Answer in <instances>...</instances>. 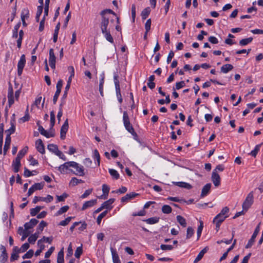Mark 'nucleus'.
I'll return each mask as SVG.
<instances>
[{
	"label": "nucleus",
	"mask_w": 263,
	"mask_h": 263,
	"mask_svg": "<svg viewBox=\"0 0 263 263\" xmlns=\"http://www.w3.org/2000/svg\"><path fill=\"white\" fill-rule=\"evenodd\" d=\"M160 248L162 250H172L173 249V247L172 245H161Z\"/></svg>",
	"instance_id": "nucleus-58"
},
{
	"label": "nucleus",
	"mask_w": 263,
	"mask_h": 263,
	"mask_svg": "<svg viewBox=\"0 0 263 263\" xmlns=\"http://www.w3.org/2000/svg\"><path fill=\"white\" fill-rule=\"evenodd\" d=\"M178 222L183 227H186V222L185 219L182 216L178 215L176 217Z\"/></svg>",
	"instance_id": "nucleus-28"
},
{
	"label": "nucleus",
	"mask_w": 263,
	"mask_h": 263,
	"mask_svg": "<svg viewBox=\"0 0 263 263\" xmlns=\"http://www.w3.org/2000/svg\"><path fill=\"white\" fill-rule=\"evenodd\" d=\"M17 233L22 235L21 240L24 241L29 236L30 232L24 229L23 227H19L17 230Z\"/></svg>",
	"instance_id": "nucleus-14"
},
{
	"label": "nucleus",
	"mask_w": 263,
	"mask_h": 263,
	"mask_svg": "<svg viewBox=\"0 0 263 263\" xmlns=\"http://www.w3.org/2000/svg\"><path fill=\"white\" fill-rule=\"evenodd\" d=\"M8 99L9 106L10 107L14 103L13 92L11 86L9 87L8 89Z\"/></svg>",
	"instance_id": "nucleus-17"
},
{
	"label": "nucleus",
	"mask_w": 263,
	"mask_h": 263,
	"mask_svg": "<svg viewBox=\"0 0 263 263\" xmlns=\"http://www.w3.org/2000/svg\"><path fill=\"white\" fill-rule=\"evenodd\" d=\"M97 199H92L89 201H86L83 205L82 210H85L86 209L92 207L97 203Z\"/></svg>",
	"instance_id": "nucleus-20"
},
{
	"label": "nucleus",
	"mask_w": 263,
	"mask_h": 263,
	"mask_svg": "<svg viewBox=\"0 0 263 263\" xmlns=\"http://www.w3.org/2000/svg\"><path fill=\"white\" fill-rule=\"evenodd\" d=\"M139 194L134 192H132L129 194H127L125 196L122 197L121 200L122 202H126L129 200L138 196Z\"/></svg>",
	"instance_id": "nucleus-13"
},
{
	"label": "nucleus",
	"mask_w": 263,
	"mask_h": 263,
	"mask_svg": "<svg viewBox=\"0 0 263 263\" xmlns=\"http://www.w3.org/2000/svg\"><path fill=\"white\" fill-rule=\"evenodd\" d=\"M72 217H67L65 220L61 221L59 223V225L62 226H67L71 221L72 219Z\"/></svg>",
	"instance_id": "nucleus-50"
},
{
	"label": "nucleus",
	"mask_w": 263,
	"mask_h": 263,
	"mask_svg": "<svg viewBox=\"0 0 263 263\" xmlns=\"http://www.w3.org/2000/svg\"><path fill=\"white\" fill-rule=\"evenodd\" d=\"M208 41L212 44H216L218 43V41L217 39L214 36H211L209 37Z\"/></svg>",
	"instance_id": "nucleus-62"
},
{
	"label": "nucleus",
	"mask_w": 263,
	"mask_h": 263,
	"mask_svg": "<svg viewBox=\"0 0 263 263\" xmlns=\"http://www.w3.org/2000/svg\"><path fill=\"white\" fill-rule=\"evenodd\" d=\"M1 250H2V254L0 256V262L1 263H5L8 259V254L4 246H1Z\"/></svg>",
	"instance_id": "nucleus-12"
},
{
	"label": "nucleus",
	"mask_w": 263,
	"mask_h": 263,
	"mask_svg": "<svg viewBox=\"0 0 263 263\" xmlns=\"http://www.w3.org/2000/svg\"><path fill=\"white\" fill-rule=\"evenodd\" d=\"M151 12V9L149 7H147L143 10L141 12V17L143 20H145L149 15Z\"/></svg>",
	"instance_id": "nucleus-29"
},
{
	"label": "nucleus",
	"mask_w": 263,
	"mask_h": 263,
	"mask_svg": "<svg viewBox=\"0 0 263 263\" xmlns=\"http://www.w3.org/2000/svg\"><path fill=\"white\" fill-rule=\"evenodd\" d=\"M21 26V23H17L14 28L13 31V35L12 37L13 38H17L18 36V30Z\"/></svg>",
	"instance_id": "nucleus-42"
},
{
	"label": "nucleus",
	"mask_w": 263,
	"mask_h": 263,
	"mask_svg": "<svg viewBox=\"0 0 263 263\" xmlns=\"http://www.w3.org/2000/svg\"><path fill=\"white\" fill-rule=\"evenodd\" d=\"M159 217H154L146 219L145 221L147 223L152 224L157 223L159 221Z\"/></svg>",
	"instance_id": "nucleus-34"
},
{
	"label": "nucleus",
	"mask_w": 263,
	"mask_h": 263,
	"mask_svg": "<svg viewBox=\"0 0 263 263\" xmlns=\"http://www.w3.org/2000/svg\"><path fill=\"white\" fill-rule=\"evenodd\" d=\"M11 127L6 131V133H7V135H9L10 136V135L12 134H13L15 132V126L13 121H11Z\"/></svg>",
	"instance_id": "nucleus-35"
},
{
	"label": "nucleus",
	"mask_w": 263,
	"mask_h": 263,
	"mask_svg": "<svg viewBox=\"0 0 263 263\" xmlns=\"http://www.w3.org/2000/svg\"><path fill=\"white\" fill-rule=\"evenodd\" d=\"M203 228V223L202 221H200V225L198 227L197 235V239L200 237L201 235V232Z\"/></svg>",
	"instance_id": "nucleus-44"
},
{
	"label": "nucleus",
	"mask_w": 263,
	"mask_h": 263,
	"mask_svg": "<svg viewBox=\"0 0 263 263\" xmlns=\"http://www.w3.org/2000/svg\"><path fill=\"white\" fill-rule=\"evenodd\" d=\"M194 231L192 227H188L186 232V239L190 238L194 234Z\"/></svg>",
	"instance_id": "nucleus-49"
},
{
	"label": "nucleus",
	"mask_w": 263,
	"mask_h": 263,
	"mask_svg": "<svg viewBox=\"0 0 263 263\" xmlns=\"http://www.w3.org/2000/svg\"><path fill=\"white\" fill-rule=\"evenodd\" d=\"M263 143H261L260 144H258L255 146V148L254 150L252 151L250 153V155H252L253 157H255L258 153V152L260 150V147L261 145H262Z\"/></svg>",
	"instance_id": "nucleus-36"
},
{
	"label": "nucleus",
	"mask_w": 263,
	"mask_h": 263,
	"mask_svg": "<svg viewBox=\"0 0 263 263\" xmlns=\"http://www.w3.org/2000/svg\"><path fill=\"white\" fill-rule=\"evenodd\" d=\"M29 16V10L27 8L22 10L21 13V20H25V18H28Z\"/></svg>",
	"instance_id": "nucleus-41"
},
{
	"label": "nucleus",
	"mask_w": 263,
	"mask_h": 263,
	"mask_svg": "<svg viewBox=\"0 0 263 263\" xmlns=\"http://www.w3.org/2000/svg\"><path fill=\"white\" fill-rule=\"evenodd\" d=\"M227 218V217L217 214L214 218L213 222L215 224L216 229L217 231H218L220 224L221 223Z\"/></svg>",
	"instance_id": "nucleus-7"
},
{
	"label": "nucleus",
	"mask_w": 263,
	"mask_h": 263,
	"mask_svg": "<svg viewBox=\"0 0 263 263\" xmlns=\"http://www.w3.org/2000/svg\"><path fill=\"white\" fill-rule=\"evenodd\" d=\"M55 60L56 57L54 55L53 49L51 48L49 50V63H55Z\"/></svg>",
	"instance_id": "nucleus-30"
},
{
	"label": "nucleus",
	"mask_w": 263,
	"mask_h": 263,
	"mask_svg": "<svg viewBox=\"0 0 263 263\" xmlns=\"http://www.w3.org/2000/svg\"><path fill=\"white\" fill-rule=\"evenodd\" d=\"M110 14L116 16V13L111 9H105L100 12V28L102 32L110 29L111 24L114 22V18L111 17Z\"/></svg>",
	"instance_id": "nucleus-1"
},
{
	"label": "nucleus",
	"mask_w": 263,
	"mask_h": 263,
	"mask_svg": "<svg viewBox=\"0 0 263 263\" xmlns=\"http://www.w3.org/2000/svg\"><path fill=\"white\" fill-rule=\"evenodd\" d=\"M55 154L59 156L62 160L64 161L66 160V157L61 151L58 150Z\"/></svg>",
	"instance_id": "nucleus-64"
},
{
	"label": "nucleus",
	"mask_w": 263,
	"mask_h": 263,
	"mask_svg": "<svg viewBox=\"0 0 263 263\" xmlns=\"http://www.w3.org/2000/svg\"><path fill=\"white\" fill-rule=\"evenodd\" d=\"M102 34L104 35L105 38L106 40L110 42V43H114V39L112 36H111L110 34V30H107L106 31H104L102 32Z\"/></svg>",
	"instance_id": "nucleus-26"
},
{
	"label": "nucleus",
	"mask_w": 263,
	"mask_h": 263,
	"mask_svg": "<svg viewBox=\"0 0 263 263\" xmlns=\"http://www.w3.org/2000/svg\"><path fill=\"white\" fill-rule=\"evenodd\" d=\"M211 183L206 184L202 189L201 193L200 195L201 198H203L206 196L208 193H209L211 187Z\"/></svg>",
	"instance_id": "nucleus-15"
},
{
	"label": "nucleus",
	"mask_w": 263,
	"mask_h": 263,
	"mask_svg": "<svg viewBox=\"0 0 263 263\" xmlns=\"http://www.w3.org/2000/svg\"><path fill=\"white\" fill-rule=\"evenodd\" d=\"M253 202V193L251 192L247 196L245 201L242 204L243 210L247 211L251 206Z\"/></svg>",
	"instance_id": "nucleus-4"
},
{
	"label": "nucleus",
	"mask_w": 263,
	"mask_h": 263,
	"mask_svg": "<svg viewBox=\"0 0 263 263\" xmlns=\"http://www.w3.org/2000/svg\"><path fill=\"white\" fill-rule=\"evenodd\" d=\"M26 59L25 55L22 54L17 63V74L20 76L22 74L23 68L25 65Z\"/></svg>",
	"instance_id": "nucleus-6"
},
{
	"label": "nucleus",
	"mask_w": 263,
	"mask_h": 263,
	"mask_svg": "<svg viewBox=\"0 0 263 263\" xmlns=\"http://www.w3.org/2000/svg\"><path fill=\"white\" fill-rule=\"evenodd\" d=\"M123 120L126 129L133 135H136L133 126L130 124L128 116L126 111L123 112Z\"/></svg>",
	"instance_id": "nucleus-2"
},
{
	"label": "nucleus",
	"mask_w": 263,
	"mask_h": 263,
	"mask_svg": "<svg viewBox=\"0 0 263 263\" xmlns=\"http://www.w3.org/2000/svg\"><path fill=\"white\" fill-rule=\"evenodd\" d=\"M107 212V211L106 210L103 212L98 216L97 219V222L98 224H100L101 223L102 218H104L106 215Z\"/></svg>",
	"instance_id": "nucleus-47"
},
{
	"label": "nucleus",
	"mask_w": 263,
	"mask_h": 263,
	"mask_svg": "<svg viewBox=\"0 0 263 263\" xmlns=\"http://www.w3.org/2000/svg\"><path fill=\"white\" fill-rule=\"evenodd\" d=\"M83 182H84V181H83L82 180L78 179L76 177H73L71 178V179L70 181L69 184L72 186H76V185H77L79 183H83Z\"/></svg>",
	"instance_id": "nucleus-31"
},
{
	"label": "nucleus",
	"mask_w": 263,
	"mask_h": 263,
	"mask_svg": "<svg viewBox=\"0 0 263 263\" xmlns=\"http://www.w3.org/2000/svg\"><path fill=\"white\" fill-rule=\"evenodd\" d=\"M68 119H66L61 128L60 136L62 139H64L65 138L66 134L68 129Z\"/></svg>",
	"instance_id": "nucleus-9"
},
{
	"label": "nucleus",
	"mask_w": 263,
	"mask_h": 263,
	"mask_svg": "<svg viewBox=\"0 0 263 263\" xmlns=\"http://www.w3.org/2000/svg\"><path fill=\"white\" fill-rule=\"evenodd\" d=\"M151 20L150 18L148 19L145 24V28L146 31V33H147L151 29Z\"/></svg>",
	"instance_id": "nucleus-57"
},
{
	"label": "nucleus",
	"mask_w": 263,
	"mask_h": 263,
	"mask_svg": "<svg viewBox=\"0 0 263 263\" xmlns=\"http://www.w3.org/2000/svg\"><path fill=\"white\" fill-rule=\"evenodd\" d=\"M255 238H256L255 237H253V236H251V238L250 239L248 243L246 246V249L250 248L253 246V245L254 244V242H255Z\"/></svg>",
	"instance_id": "nucleus-54"
},
{
	"label": "nucleus",
	"mask_w": 263,
	"mask_h": 263,
	"mask_svg": "<svg viewBox=\"0 0 263 263\" xmlns=\"http://www.w3.org/2000/svg\"><path fill=\"white\" fill-rule=\"evenodd\" d=\"M62 85H63L62 80H59L57 84V86H56L57 90L55 91V94L53 96V103L54 104H55L57 102L58 99L59 98V96L60 93L61 91V88L62 87Z\"/></svg>",
	"instance_id": "nucleus-8"
},
{
	"label": "nucleus",
	"mask_w": 263,
	"mask_h": 263,
	"mask_svg": "<svg viewBox=\"0 0 263 263\" xmlns=\"http://www.w3.org/2000/svg\"><path fill=\"white\" fill-rule=\"evenodd\" d=\"M209 248L208 247H205L204 248H203L198 254L196 258L195 259L194 261V263H197L198 261H199L204 256V254L207 252Z\"/></svg>",
	"instance_id": "nucleus-19"
},
{
	"label": "nucleus",
	"mask_w": 263,
	"mask_h": 263,
	"mask_svg": "<svg viewBox=\"0 0 263 263\" xmlns=\"http://www.w3.org/2000/svg\"><path fill=\"white\" fill-rule=\"evenodd\" d=\"M43 12L42 6H38L37 8V12L35 16V20L36 22H39L40 20V17L42 14Z\"/></svg>",
	"instance_id": "nucleus-48"
},
{
	"label": "nucleus",
	"mask_w": 263,
	"mask_h": 263,
	"mask_svg": "<svg viewBox=\"0 0 263 263\" xmlns=\"http://www.w3.org/2000/svg\"><path fill=\"white\" fill-rule=\"evenodd\" d=\"M252 40H253V38L252 37H249V38H247V39H243L239 41V44L241 46H245V45L249 44L250 43H251L252 41Z\"/></svg>",
	"instance_id": "nucleus-39"
},
{
	"label": "nucleus",
	"mask_w": 263,
	"mask_h": 263,
	"mask_svg": "<svg viewBox=\"0 0 263 263\" xmlns=\"http://www.w3.org/2000/svg\"><path fill=\"white\" fill-rule=\"evenodd\" d=\"M109 173L113 178L115 179L119 178V174L116 170L114 169H109Z\"/></svg>",
	"instance_id": "nucleus-37"
},
{
	"label": "nucleus",
	"mask_w": 263,
	"mask_h": 263,
	"mask_svg": "<svg viewBox=\"0 0 263 263\" xmlns=\"http://www.w3.org/2000/svg\"><path fill=\"white\" fill-rule=\"evenodd\" d=\"M83 250H82V247H79L77 248L74 256L76 258H80L81 255L82 254Z\"/></svg>",
	"instance_id": "nucleus-51"
},
{
	"label": "nucleus",
	"mask_w": 263,
	"mask_h": 263,
	"mask_svg": "<svg viewBox=\"0 0 263 263\" xmlns=\"http://www.w3.org/2000/svg\"><path fill=\"white\" fill-rule=\"evenodd\" d=\"M102 191L103 192V195H101L100 198H103V199H105L107 198L108 194L109 191V186L105 184H103Z\"/></svg>",
	"instance_id": "nucleus-23"
},
{
	"label": "nucleus",
	"mask_w": 263,
	"mask_h": 263,
	"mask_svg": "<svg viewBox=\"0 0 263 263\" xmlns=\"http://www.w3.org/2000/svg\"><path fill=\"white\" fill-rule=\"evenodd\" d=\"M44 185V182L36 183L32 185L35 190H40L43 189Z\"/></svg>",
	"instance_id": "nucleus-55"
},
{
	"label": "nucleus",
	"mask_w": 263,
	"mask_h": 263,
	"mask_svg": "<svg viewBox=\"0 0 263 263\" xmlns=\"http://www.w3.org/2000/svg\"><path fill=\"white\" fill-rule=\"evenodd\" d=\"M43 208V206H37L35 208L31 209L30 210V215L32 216H35Z\"/></svg>",
	"instance_id": "nucleus-32"
},
{
	"label": "nucleus",
	"mask_w": 263,
	"mask_h": 263,
	"mask_svg": "<svg viewBox=\"0 0 263 263\" xmlns=\"http://www.w3.org/2000/svg\"><path fill=\"white\" fill-rule=\"evenodd\" d=\"M12 165L13 166L14 172L17 173L19 171L21 162H14L13 161Z\"/></svg>",
	"instance_id": "nucleus-56"
},
{
	"label": "nucleus",
	"mask_w": 263,
	"mask_h": 263,
	"mask_svg": "<svg viewBox=\"0 0 263 263\" xmlns=\"http://www.w3.org/2000/svg\"><path fill=\"white\" fill-rule=\"evenodd\" d=\"M54 248L53 247H51L48 250V251L46 252V253L45 254V257L46 258H49L50 256V255H51V254L52 253V252L54 251Z\"/></svg>",
	"instance_id": "nucleus-63"
},
{
	"label": "nucleus",
	"mask_w": 263,
	"mask_h": 263,
	"mask_svg": "<svg viewBox=\"0 0 263 263\" xmlns=\"http://www.w3.org/2000/svg\"><path fill=\"white\" fill-rule=\"evenodd\" d=\"M47 226V223L42 220L41 221V222H40V223L39 224L38 226V227H37V231H40V232H42L43 231L44 228Z\"/></svg>",
	"instance_id": "nucleus-53"
},
{
	"label": "nucleus",
	"mask_w": 263,
	"mask_h": 263,
	"mask_svg": "<svg viewBox=\"0 0 263 263\" xmlns=\"http://www.w3.org/2000/svg\"><path fill=\"white\" fill-rule=\"evenodd\" d=\"M172 211V208L168 205H164L162 207V212L164 214H170Z\"/></svg>",
	"instance_id": "nucleus-40"
},
{
	"label": "nucleus",
	"mask_w": 263,
	"mask_h": 263,
	"mask_svg": "<svg viewBox=\"0 0 263 263\" xmlns=\"http://www.w3.org/2000/svg\"><path fill=\"white\" fill-rule=\"evenodd\" d=\"M69 208V207L68 205H65V206H62L57 212L56 215L58 216V215H61L63 213L66 212L68 210Z\"/></svg>",
	"instance_id": "nucleus-46"
},
{
	"label": "nucleus",
	"mask_w": 263,
	"mask_h": 263,
	"mask_svg": "<svg viewBox=\"0 0 263 263\" xmlns=\"http://www.w3.org/2000/svg\"><path fill=\"white\" fill-rule=\"evenodd\" d=\"M34 254V251L33 250L31 249L29 250L28 252H27L26 253H25L23 256V259H26V258H31Z\"/></svg>",
	"instance_id": "nucleus-45"
},
{
	"label": "nucleus",
	"mask_w": 263,
	"mask_h": 263,
	"mask_svg": "<svg viewBox=\"0 0 263 263\" xmlns=\"http://www.w3.org/2000/svg\"><path fill=\"white\" fill-rule=\"evenodd\" d=\"M47 148L49 151L54 154H55L59 150L58 146L53 144H48L47 146Z\"/></svg>",
	"instance_id": "nucleus-33"
},
{
	"label": "nucleus",
	"mask_w": 263,
	"mask_h": 263,
	"mask_svg": "<svg viewBox=\"0 0 263 263\" xmlns=\"http://www.w3.org/2000/svg\"><path fill=\"white\" fill-rule=\"evenodd\" d=\"M35 146L36 149L39 153L42 154L45 153V147L43 143V141L41 139H38L37 140H36L35 142Z\"/></svg>",
	"instance_id": "nucleus-11"
},
{
	"label": "nucleus",
	"mask_w": 263,
	"mask_h": 263,
	"mask_svg": "<svg viewBox=\"0 0 263 263\" xmlns=\"http://www.w3.org/2000/svg\"><path fill=\"white\" fill-rule=\"evenodd\" d=\"M64 248H63L58 253L57 257V263H64Z\"/></svg>",
	"instance_id": "nucleus-27"
},
{
	"label": "nucleus",
	"mask_w": 263,
	"mask_h": 263,
	"mask_svg": "<svg viewBox=\"0 0 263 263\" xmlns=\"http://www.w3.org/2000/svg\"><path fill=\"white\" fill-rule=\"evenodd\" d=\"M68 196L67 194L66 193L63 194L61 196H57V198L58 202H61L64 201L65 199L67 198Z\"/></svg>",
	"instance_id": "nucleus-61"
},
{
	"label": "nucleus",
	"mask_w": 263,
	"mask_h": 263,
	"mask_svg": "<svg viewBox=\"0 0 263 263\" xmlns=\"http://www.w3.org/2000/svg\"><path fill=\"white\" fill-rule=\"evenodd\" d=\"M70 164H71V161H68V162H65L58 167V170L62 174H64V173H65L66 171L68 169V168L69 167H71Z\"/></svg>",
	"instance_id": "nucleus-16"
},
{
	"label": "nucleus",
	"mask_w": 263,
	"mask_h": 263,
	"mask_svg": "<svg viewBox=\"0 0 263 263\" xmlns=\"http://www.w3.org/2000/svg\"><path fill=\"white\" fill-rule=\"evenodd\" d=\"M212 180L215 186H218L220 184V177L217 172L213 171L212 174Z\"/></svg>",
	"instance_id": "nucleus-10"
},
{
	"label": "nucleus",
	"mask_w": 263,
	"mask_h": 263,
	"mask_svg": "<svg viewBox=\"0 0 263 263\" xmlns=\"http://www.w3.org/2000/svg\"><path fill=\"white\" fill-rule=\"evenodd\" d=\"M83 163L86 166L88 167H90L92 163V161L88 158L85 159Z\"/></svg>",
	"instance_id": "nucleus-59"
},
{
	"label": "nucleus",
	"mask_w": 263,
	"mask_h": 263,
	"mask_svg": "<svg viewBox=\"0 0 263 263\" xmlns=\"http://www.w3.org/2000/svg\"><path fill=\"white\" fill-rule=\"evenodd\" d=\"M229 211H230L229 208L227 206H225L221 210V211L218 214L227 218L229 216L228 213H229Z\"/></svg>",
	"instance_id": "nucleus-38"
},
{
	"label": "nucleus",
	"mask_w": 263,
	"mask_h": 263,
	"mask_svg": "<svg viewBox=\"0 0 263 263\" xmlns=\"http://www.w3.org/2000/svg\"><path fill=\"white\" fill-rule=\"evenodd\" d=\"M71 167L76 169V171L70 170L74 174L79 176H83L85 175L84 167L74 161H71Z\"/></svg>",
	"instance_id": "nucleus-3"
},
{
	"label": "nucleus",
	"mask_w": 263,
	"mask_h": 263,
	"mask_svg": "<svg viewBox=\"0 0 263 263\" xmlns=\"http://www.w3.org/2000/svg\"><path fill=\"white\" fill-rule=\"evenodd\" d=\"M115 200V199L114 198H110L109 200L104 202L102 205L104 209H111L112 208L111 204L114 202Z\"/></svg>",
	"instance_id": "nucleus-25"
},
{
	"label": "nucleus",
	"mask_w": 263,
	"mask_h": 263,
	"mask_svg": "<svg viewBox=\"0 0 263 263\" xmlns=\"http://www.w3.org/2000/svg\"><path fill=\"white\" fill-rule=\"evenodd\" d=\"M11 143V137L9 135H7L5 139V142L4 147V153L5 155L10 147Z\"/></svg>",
	"instance_id": "nucleus-22"
},
{
	"label": "nucleus",
	"mask_w": 263,
	"mask_h": 263,
	"mask_svg": "<svg viewBox=\"0 0 263 263\" xmlns=\"http://www.w3.org/2000/svg\"><path fill=\"white\" fill-rule=\"evenodd\" d=\"M27 150H28V147L25 146L24 148H23L22 150H21L18 152L17 156H19L20 158H21L22 159L25 156L26 153H27Z\"/></svg>",
	"instance_id": "nucleus-52"
},
{
	"label": "nucleus",
	"mask_w": 263,
	"mask_h": 263,
	"mask_svg": "<svg viewBox=\"0 0 263 263\" xmlns=\"http://www.w3.org/2000/svg\"><path fill=\"white\" fill-rule=\"evenodd\" d=\"M233 69V66L231 64H227L221 67V72L226 73Z\"/></svg>",
	"instance_id": "nucleus-24"
},
{
	"label": "nucleus",
	"mask_w": 263,
	"mask_h": 263,
	"mask_svg": "<svg viewBox=\"0 0 263 263\" xmlns=\"http://www.w3.org/2000/svg\"><path fill=\"white\" fill-rule=\"evenodd\" d=\"M185 82L183 81H180L179 82H177L176 83L175 89L178 90V89L183 87L185 86Z\"/></svg>",
	"instance_id": "nucleus-60"
},
{
	"label": "nucleus",
	"mask_w": 263,
	"mask_h": 263,
	"mask_svg": "<svg viewBox=\"0 0 263 263\" xmlns=\"http://www.w3.org/2000/svg\"><path fill=\"white\" fill-rule=\"evenodd\" d=\"M110 251H111V255H112L113 262L114 263H121L119 255H118L116 250L111 247Z\"/></svg>",
	"instance_id": "nucleus-18"
},
{
	"label": "nucleus",
	"mask_w": 263,
	"mask_h": 263,
	"mask_svg": "<svg viewBox=\"0 0 263 263\" xmlns=\"http://www.w3.org/2000/svg\"><path fill=\"white\" fill-rule=\"evenodd\" d=\"M173 183L178 186L185 188L187 190H190L192 188V186L190 184L185 182H174Z\"/></svg>",
	"instance_id": "nucleus-21"
},
{
	"label": "nucleus",
	"mask_w": 263,
	"mask_h": 263,
	"mask_svg": "<svg viewBox=\"0 0 263 263\" xmlns=\"http://www.w3.org/2000/svg\"><path fill=\"white\" fill-rule=\"evenodd\" d=\"M93 158L97 160L98 166H100V156L97 149H95L93 151Z\"/></svg>",
	"instance_id": "nucleus-43"
},
{
	"label": "nucleus",
	"mask_w": 263,
	"mask_h": 263,
	"mask_svg": "<svg viewBox=\"0 0 263 263\" xmlns=\"http://www.w3.org/2000/svg\"><path fill=\"white\" fill-rule=\"evenodd\" d=\"M37 125L39 127L38 130L41 135L44 136L45 137L48 138L50 137H53L54 136V132L52 131L51 129L50 132H48L42 126H41L40 124V121H38L37 122Z\"/></svg>",
	"instance_id": "nucleus-5"
}]
</instances>
